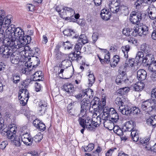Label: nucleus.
<instances>
[{
  "instance_id": "nucleus-1",
  "label": "nucleus",
  "mask_w": 156,
  "mask_h": 156,
  "mask_svg": "<svg viewBox=\"0 0 156 156\" xmlns=\"http://www.w3.org/2000/svg\"><path fill=\"white\" fill-rule=\"evenodd\" d=\"M10 15L6 16L5 11L0 10V39L4 38V42L11 47L19 44L24 34L20 27L15 28L11 23Z\"/></svg>"
},
{
  "instance_id": "nucleus-2",
  "label": "nucleus",
  "mask_w": 156,
  "mask_h": 156,
  "mask_svg": "<svg viewBox=\"0 0 156 156\" xmlns=\"http://www.w3.org/2000/svg\"><path fill=\"white\" fill-rule=\"evenodd\" d=\"M95 114L93 115V117L91 119L89 117H87L85 119H84L79 118L78 120L80 125L84 128L85 127L89 131H94L95 127H97L99 126L101 123V119L100 116L98 115L97 116L98 114L100 115L99 112L98 111H94Z\"/></svg>"
},
{
  "instance_id": "nucleus-3",
  "label": "nucleus",
  "mask_w": 156,
  "mask_h": 156,
  "mask_svg": "<svg viewBox=\"0 0 156 156\" xmlns=\"http://www.w3.org/2000/svg\"><path fill=\"white\" fill-rule=\"evenodd\" d=\"M117 97L115 100V103L118 105L119 110L123 114L128 115L131 114L130 108L126 105L128 103L127 98L123 97Z\"/></svg>"
},
{
  "instance_id": "nucleus-4",
  "label": "nucleus",
  "mask_w": 156,
  "mask_h": 156,
  "mask_svg": "<svg viewBox=\"0 0 156 156\" xmlns=\"http://www.w3.org/2000/svg\"><path fill=\"white\" fill-rule=\"evenodd\" d=\"M132 123H133L132 121L127 122L123 129L125 131H131V135L132 140L134 141H137L139 138V133L136 129L132 128Z\"/></svg>"
},
{
  "instance_id": "nucleus-5",
  "label": "nucleus",
  "mask_w": 156,
  "mask_h": 156,
  "mask_svg": "<svg viewBox=\"0 0 156 156\" xmlns=\"http://www.w3.org/2000/svg\"><path fill=\"white\" fill-rule=\"evenodd\" d=\"M40 52L39 48L37 47H35L31 49L30 51V53L28 55L31 56L32 57V59L34 60L35 61L34 62H31V64L29 66L30 67L32 66L33 67H36L39 64L40 60L37 57Z\"/></svg>"
},
{
  "instance_id": "nucleus-6",
  "label": "nucleus",
  "mask_w": 156,
  "mask_h": 156,
  "mask_svg": "<svg viewBox=\"0 0 156 156\" xmlns=\"http://www.w3.org/2000/svg\"><path fill=\"white\" fill-rule=\"evenodd\" d=\"M80 113L79 114V116L82 117L87 116L86 112L87 110L89 108L90 110L91 106L90 105V101L86 99H83L80 102Z\"/></svg>"
},
{
  "instance_id": "nucleus-7",
  "label": "nucleus",
  "mask_w": 156,
  "mask_h": 156,
  "mask_svg": "<svg viewBox=\"0 0 156 156\" xmlns=\"http://www.w3.org/2000/svg\"><path fill=\"white\" fill-rule=\"evenodd\" d=\"M3 40V43L4 45L2 46L0 48V53L2 54V56L4 58H7L12 53V51H16V50H14L12 49V47H10V45H7L4 43V38H1L0 39Z\"/></svg>"
},
{
  "instance_id": "nucleus-8",
  "label": "nucleus",
  "mask_w": 156,
  "mask_h": 156,
  "mask_svg": "<svg viewBox=\"0 0 156 156\" xmlns=\"http://www.w3.org/2000/svg\"><path fill=\"white\" fill-rule=\"evenodd\" d=\"M29 98V93L26 89H21L19 93L20 102L23 106L26 105Z\"/></svg>"
},
{
  "instance_id": "nucleus-9",
  "label": "nucleus",
  "mask_w": 156,
  "mask_h": 156,
  "mask_svg": "<svg viewBox=\"0 0 156 156\" xmlns=\"http://www.w3.org/2000/svg\"><path fill=\"white\" fill-rule=\"evenodd\" d=\"M135 27L134 37L137 35L140 36H145L149 33L148 28L145 25H143L140 27L135 26Z\"/></svg>"
},
{
  "instance_id": "nucleus-10",
  "label": "nucleus",
  "mask_w": 156,
  "mask_h": 156,
  "mask_svg": "<svg viewBox=\"0 0 156 156\" xmlns=\"http://www.w3.org/2000/svg\"><path fill=\"white\" fill-rule=\"evenodd\" d=\"M143 16L140 12H132L130 15V21L132 24H137L142 20Z\"/></svg>"
},
{
  "instance_id": "nucleus-11",
  "label": "nucleus",
  "mask_w": 156,
  "mask_h": 156,
  "mask_svg": "<svg viewBox=\"0 0 156 156\" xmlns=\"http://www.w3.org/2000/svg\"><path fill=\"white\" fill-rule=\"evenodd\" d=\"M55 9L58 12H61L62 10L63 11V12L59 13L60 17L62 18L64 17L63 16H65L66 15L67 13L66 11L68 13L69 12L72 13V14H73L75 13V11L72 8L66 7L62 8L61 6H56Z\"/></svg>"
},
{
  "instance_id": "nucleus-12",
  "label": "nucleus",
  "mask_w": 156,
  "mask_h": 156,
  "mask_svg": "<svg viewBox=\"0 0 156 156\" xmlns=\"http://www.w3.org/2000/svg\"><path fill=\"white\" fill-rule=\"evenodd\" d=\"M19 44V43L16 45L15 44L14 46H11L12 47L14 50H16L19 49V51L23 52H24L25 54L28 53L29 55L30 53V51L31 50V48H30L28 45H26V44H22V45H20ZM25 56H27V55H25Z\"/></svg>"
},
{
  "instance_id": "nucleus-13",
  "label": "nucleus",
  "mask_w": 156,
  "mask_h": 156,
  "mask_svg": "<svg viewBox=\"0 0 156 156\" xmlns=\"http://www.w3.org/2000/svg\"><path fill=\"white\" fill-rule=\"evenodd\" d=\"M115 82L118 84L122 83H130L127 77V75L125 72L122 71L120 74L117 76L115 80Z\"/></svg>"
},
{
  "instance_id": "nucleus-14",
  "label": "nucleus",
  "mask_w": 156,
  "mask_h": 156,
  "mask_svg": "<svg viewBox=\"0 0 156 156\" xmlns=\"http://www.w3.org/2000/svg\"><path fill=\"white\" fill-rule=\"evenodd\" d=\"M120 4L118 0H112L109 4L110 11L114 13H117L120 10Z\"/></svg>"
},
{
  "instance_id": "nucleus-15",
  "label": "nucleus",
  "mask_w": 156,
  "mask_h": 156,
  "mask_svg": "<svg viewBox=\"0 0 156 156\" xmlns=\"http://www.w3.org/2000/svg\"><path fill=\"white\" fill-rule=\"evenodd\" d=\"M99 98L97 97H95L90 102V105L91 106V108H93L94 111H96V112H97V107H98V112H99V114L102 111V108L101 105H99Z\"/></svg>"
},
{
  "instance_id": "nucleus-16",
  "label": "nucleus",
  "mask_w": 156,
  "mask_h": 156,
  "mask_svg": "<svg viewBox=\"0 0 156 156\" xmlns=\"http://www.w3.org/2000/svg\"><path fill=\"white\" fill-rule=\"evenodd\" d=\"M80 55V51H74L73 53L69 54L68 56L69 59L70 61L76 60L78 62L82 58Z\"/></svg>"
},
{
  "instance_id": "nucleus-17",
  "label": "nucleus",
  "mask_w": 156,
  "mask_h": 156,
  "mask_svg": "<svg viewBox=\"0 0 156 156\" xmlns=\"http://www.w3.org/2000/svg\"><path fill=\"white\" fill-rule=\"evenodd\" d=\"M21 134L22 141L27 145H31L32 143V139L31 137L29 136L28 133H23Z\"/></svg>"
},
{
  "instance_id": "nucleus-18",
  "label": "nucleus",
  "mask_w": 156,
  "mask_h": 156,
  "mask_svg": "<svg viewBox=\"0 0 156 156\" xmlns=\"http://www.w3.org/2000/svg\"><path fill=\"white\" fill-rule=\"evenodd\" d=\"M145 84L142 82H139L132 85L131 88L136 91H141L145 86Z\"/></svg>"
},
{
  "instance_id": "nucleus-19",
  "label": "nucleus",
  "mask_w": 156,
  "mask_h": 156,
  "mask_svg": "<svg viewBox=\"0 0 156 156\" xmlns=\"http://www.w3.org/2000/svg\"><path fill=\"white\" fill-rule=\"evenodd\" d=\"M137 64V62H135V59L134 58L127 59L126 60L125 63L124 65V67L125 68H130L135 67L136 66Z\"/></svg>"
},
{
  "instance_id": "nucleus-20",
  "label": "nucleus",
  "mask_w": 156,
  "mask_h": 156,
  "mask_svg": "<svg viewBox=\"0 0 156 156\" xmlns=\"http://www.w3.org/2000/svg\"><path fill=\"white\" fill-rule=\"evenodd\" d=\"M154 59L153 55L151 54H148L146 55L142 61L145 66H148L153 62Z\"/></svg>"
},
{
  "instance_id": "nucleus-21",
  "label": "nucleus",
  "mask_w": 156,
  "mask_h": 156,
  "mask_svg": "<svg viewBox=\"0 0 156 156\" xmlns=\"http://www.w3.org/2000/svg\"><path fill=\"white\" fill-rule=\"evenodd\" d=\"M110 112H109L110 120L116 122L119 119V116L117 113L114 108L111 109Z\"/></svg>"
},
{
  "instance_id": "nucleus-22",
  "label": "nucleus",
  "mask_w": 156,
  "mask_h": 156,
  "mask_svg": "<svg viewBox=\"0 0 156 156\" xmlns=\"http://www.w3.org/2000/svg\"><path fill=\"white\" fill-rule=\"evenodd\" d=\"M20 60V57L17 56V55L15 52H13L11 54L10 61L12 64H17L19 62Z\"/></svg>"
},
{
  "instance_id": "nucleus-23",
  "label": "nucleus",
  "mask_w": 156,
  "mask_h": 156,
  "mask_svg": "<svg viewBox=\"0 0 156 156\" xmlns=\"http://www.w3.org/2000/svg\"><path fill=\"white\" fill-rule=\"evenodd\" d=\"M111 13L106 9H104L101 10V18L105 20H108L110 18Z\"/></svg>"
},
{
  "instance_id": "nucleus-24",
  "label": "nucleus",
  "mask_w": 156,
  "mask_h": 156,
  "mask_svg": "<svg viewBox=\"0 0 156 156\" xmlns=\"http://www.w3.org/2000/svg\"><path fill=\"white\" fill-rule=\"evenodd\" d=\"M135 26L134 27L133 30L129 28H124L122 30V34L127 36H134V33L135 31Z\"/></svg>"
},
{
  "instance_id": "nucleus-25",
  "label": "nucleus",
  "mask_w": 156,
  "mask_h": 156,
  "mask_svg": "<svg viewBox=\"0 0 156 156\" xmlns=\"http://www.w3.org/2000/svg\"><path fill=\"white\" fill-rule=\"evenodd\" d=\"M147 72L144 69H140L137 72V77L139 80H144L147 76Z\"/></svg>"
},
{
  "instance_id": "nucleus-26",
  "label": "nucleus",
  "mask_w": 156,
  "mask_h": 156,
  "mask_svg": "<svg viewBox=\"0 0 156 156\" xmlns=\"http://www.w3.org/2000/svg\"><path fill=\"white\" fill-rule=\"evenodd\" d=\"M39 105V114L43 115L45 113L46 109V107L47 106V103L45 101H41L40 102Z\"/></svg>"
},
{
  "instance_id": "nucleus-27",
  "label": "nucleus",
  "mask_w": 156,
  "mask_h": 156,
  "mask_svg": "<svg viewBox=\"0 0 156 156\" xmlns=\"http://www.w3.org/2000/svg\"><path fill=\"white\" fill-rule=\"evenodd\" d=\"M150 104L149 103V99L142 102L141 107L143 110L147 113L150 112L151 107L150 106Z\"/></svg>"
},
{
  "instance_id": "nucleus-28",
  "label": "nucleus",
  "mask_w": 156,
  "mask_h": 156,
  "mask_svg": "<svg viewBox=\"0 0 156 156\" xmlns=\"http://www.w3.org/2000/svg\"><path fill=\"white\" fill-rule=\"evenodd\" d=\"M63 89L69 94H72L74 90V87L73 85L69 83H67L64 84L63 86Z\"/></svg>"
},
{
  "instance_id": "nucleus-29",
  "label": "nucleus",
  "mask_w": 156,
  "mask_h": 156,
  "mask_svg": "<svg viewBox=\"0 0 156 156\" xmlns=\"http://www.w3.org/2000/svg\"><path fill=\"white\" fill-rule=\"evenodd\" d=\"M104 125L105 127L111 130L113 129L114 124L113 122L111 120H108L104 122Z\"/></svg>"
},
{
  "instance_id": "nucleus-30",
  "label": "nucleus",
  "mask_w": 156,
  "mask_h": 156,
  "mask_svg": "<svg viewBox=\"0 0 156 156\" xmlns=\"http://www.w3.org/2000/svg\"><path fill=\"white\" fill-rule=\"evenodd\" d=\"M2 132L4 135H6L8 138L9 139H12L15 136V134L14 133H11L8 131L7 128H5L2 130Z\"/></svg>"
},
{
  "instance_id": "nucleus-31",
  "label": "nucleus",
  "mask_w": 156,
  "mask_h": 156,
  "mask_svg": "<svg viewBox=\"0 0 156 156\" xmlns=\"http://www.w3.org/2000/svg\"><path fill=\"white\" fill-rule=\"evenodd\" d=\"M120 61V58L119 56L117 55L114 56L113 58L112 61H111L110 62V65L112 67H114L118 64Z\"/></svg>"
},
{
  "instance_id": "nucleus-32",
  "label": "nucleus",
  "mask_w": 156,
  "mask_h": 156,
  "mask_svg": "<svg viewBox=\"0 0 156 156\" xmlns=\"http://www.w3.org/2000/svg\"><path fill=\"white\" fill-rule=\"evenodd\" d=\"M149 17L152 20L156 19V11H154L149 6L147 10Z\"/></svg>"
},
{
  "instance_id": "nucleus-33",
  "label": "nucleus",
  "mask_w": 156,
  "mask_h": 156,
  "mask_svg": "<svg viewBox=\"0 0 156 156\" xmlns=\"http://www.w3.org/2000/svg\"><path fill=\"white\" fill-rule=\"evenodd\" d=\"M78 41L83 45L87 43L88 42V40L85 35L81 34L78 38Z\"/></svg>"
},
{
  "instance_id": "nucleus-34",
  "label": "nucleus",
  "mask_w": 156,
  "mask_h": 156,
  "mask_svg": "<svg viewBox=\"0 0 156 156\" xmlns=\"http://www.w3.org/2000/svg\"><path fill=\"white\" fill-rule=\"evenodd\" d=\"M140 50L145 53H148L151 50V48L149 46L146 44H142L140 46Z\"/></svg>"
},
{
  "instance_id": "nucleus-35",
  "label": "nucleus",
  "mask_w": 156,
  "mask_h": 156,
  "mask_svg": "<svg viewBox=\"0 0 156 156\" xmlns=\"http://www.w3.org/2000/svg\"><path fill=\"white\" fill-rule=\"evenodd\" d=\"M130 49L129 45L123 46L121 48L122 51L124 54V56L125 58H127L128 57V52Z\"/></svg>"
},
{
  "instance_id": "nucleus-36",
  "label": "nucleus",
  "mask_w": 156,
  "mask_h": 156,
  "mask_svg": "<svg viewBox=\"0 0 156 156\" xmlns=\"http://www.w3.org/2000/svg\"><path fill=\"white\" fill-rule=\"evenodd\" d=\"M147 122L148 124L151 125L153 126H156V115L154 117L152 116L148 119L147 120Z\"/></svg>"
},
{
  "instance_id": "nucleus-37",
  "label": "nucleus",
  "mask_w": 156,
  "mask_h": 156,
  "mask_svg": "<svg viewBox=\"0 0 156 156\" xmlns=\"http://www.w3.org/2000/svg\"><path fill=\"white\" fill-rule=\"evenodd\" d=\"M31 38L30 36L28 35L26 36H23L22 40H20V42H19L20 45L26 44L27 43H29V41H30Z\"/></svg>"
},
{
  "instance_id": "nucleus-38",
  "label": "nucleus",
  "mask_w": 156,
  "mask_h": 156,
  "mask_svg": "<svg viewBox=\"0 0 156 156\" xmlns=\"http://www.w3.org/2000/svg\"><path fill=\"white\" fill-rule=\"evenodd\" d=\"M88 86L89 87H91L93 84L94 83L95 80V77L93 73H90L88 75Z\"/></svg>"
},
{
  "instance_id": "nucleus-39",
  "label": "nucleus",
  "mask_w": 156,
  "mask_h": 156,
  "mask_svg": "<svg viewBox=\"0 0 156 156\" xmlns=\"http://www.w3.org/2000/svg\"><path fill=\"white\" fill-rule=\"evenodd\" d=\"M105 100L104 99L102 101V105L103 106V113L104 114L107 115V114H109V112H110L111 109L112 108H109L108 107H105Z\"/></svg>"
},
{
  "instance_id": "nucleus-40",
  "label": "nucleus",
  "mask_w": 156,
  "mask_h": 156,
  "mask_svg": "<svg viewBox=\"0 0 156 156\" xmlns=\"http://www.w3.org/2000/svg\"><path fill=\"white\" fill-rule=\"evenodd\" d=\"M83 94H84V96L85 95L88 96L89 98L92 97L94 95L93 91L91 89L88 88L85 90V91H83Z\"/></svg>"
},
{
  "instance_id": "nucleus-41",
  "label": "nucleus",
  "mask_w": 156,
  "mask_h": 156,
  "mask_svg": "<svg viewBox=\"0 0 156 156\" xmlns=\"http://www.w3.org/2000/svg\"><path fill=\"white\" fill-rule=\"evenodd\" d=\"M63 33L65 35L67 36H73V37H75V36H74L75 33L73 30L69 29H66L63 31Z\"/></svg>"
},
{
  "instance_id": "nucleus-42",
  "label": "nucleus",
  "mask_w": 156,
  "mask_h": 156,
  "mask_svg": "<svg viewBox=\"0 0 156 156\" xmlns=\"http://www.w3.org/2000/svg\"><path fill=\"white\" fill-rule=\"evenodd\" d=\"M43 137V135L41 133H39L32 138V142L34 141L35 142H38L42 139Z\"/></svg>"
},
{
  "instance_id": "nucleus-43",
  "label": "nucleus",
  "mask_w": 156,
  "mask_h": 156,
  "mask_svg": "<svg viewBox=\"0 0 156 156\" xmlns=\"http://www.w3.org/2000/svg\"><path fill=\"white\" fill-rule=\"evenodd\" d=\"M144 3L143 0H137L134 4V7L136 9H140L142 7Z\"/></svg>"
},
{
  "instance_id": "nucleus-44",
  "label": "nucleus",
  "mask_w": 156,
  "mask_h": 156,
  "mask_svg": "<svg viewBox=\"0 0 156 156\" xmlns=\"http://www.w3.org/2000/svg\"><path fill=\"white\" fill-rule=\"evenodd\" d=\"M148 70L150 71L154 72L156 71V61L153 62L149 65Z\"/></svg>"
},
{
  "instance_id": "nucleus-45",
  "label": "nucleus",
  "mask_w": 156,
  "mask_h": 156,
  "mask_svg": "<svg viewBox=\"0 0 156 156\" xmlns=\"http://www.w3.org/2000/svg\"><path fill=\"white\" fill-rule=\"evenodd\" d=\"M149 101L150 104V106L151 108V109H150L151 112L153 110L156 109V103L153 99H149Z\"/></svg>"
},
{
  "instance_id": "nucleus-46",
  "label": "nucleus",
  "mask_w": 156,
  "mask_h": 156,
  "mask_svg": "<svg viewBox=\"0 0 156 156\" xmlns=\"http://www.w3.org/2000/svg\"><path fill=\"white\" fill-rule=\"evenodd\" d=\"M12 143L16 147H19L21 144L20 139L18 136L14 137Z\"/></svg>"
},
{
  "instance_id": "nucleus-47",
  "label": "nucleus",
  "mask_w": 156,
  "mask_h": 156,
  "mask_svg": "<svg viewBox=\"0 0 156 156\" xmlns=\"http://www.w3.org/2000/svg\"><path fill=\"white\" fill-rule=\"evenodd\" d=\"M62 45L64 47L65 49H69L72 48L73 45L69 42V41H67L66 42H63Z\"/></svg>"
},
{
  "instance_id": "nucleus-48",
  "label": "nucleus",
  "mask_w": 156,
  "mask_h": 156,
  "mask_svg": "<svg viewBox=\"0 0 156 156\" xmlns=\"http://www.w3.org/2000/svg\"><path fill=\"white\" fill-rule=\"evenodd\" d=\"M6 128H7L8 129V131L11 132V133H14L15 134L16 131V127L15 125H10L8 126V127H6Z\"/></svg>"
},
{
  "instance_id": "nucleus-49",
  "label": "nucleus",
  "mask_w": 156,
  "mask_h": 156,
  "mask_svg": "<svg viewBox=\"0 0 156 156\" xmlns=\"http://www.w3.org/2000/svg\"><path fill=\"white\" fill-rule=\"evenodd\" d=\"M131 113H132L133 115H137L140 112L139 109L136 107H133L130 108Z\"/></svg>"
},
{
  "instance_id": "nucleus-50",
  "label": "nucleus",
  "mask_w": 156,
  "mask_h": 156,
  "mask_svg": "<svg viewBox=\"0 0 156 156\" xmlns=\"http://www.w3.org/2000/svg\"><path fill=\"white\" fill-rule=\"evenodd\" d=\"M144 55L142 51H139L138 52L136 56V58L137 59H138L139 61L140 62L143 61L144 59Z\"/></svg>"
},
{
  "instance_id": "nucleus-51",
  "label": "nucleus",
  "mask_w": 156,
  "mask_h": 156,
  "mask_svg": "<svg viewBox=\"0 0 156 156\" xmlns=\"http://www.w3.org/2000/svg\"><path fill=\"white\" fill-rule=\"evenodd\" d=\"M41 71H37L35 73L34 75V80L35 81H40V79H37V78H40L41 76Z\"/></svg>"
},
{
  "instance_id": "nucleus-52",
  "label": "nucleus",
  "mask_w": 156,
  "mask_h": 156,
  "mask_svg": "<svg viewBox=\"0 0 156 156\" xmlns=\"http://www.w3.org/2000/svg\"><path fill=\"white\" fill-rule=\"evenodd\" d=\"M94 147V145L93 144H89L87 146L84 148L85 152H89L91 151Z\"/></svg>"
},
{
  "instance_id": "nucleus-53",
  "label": "nucleus",
  "mask_w": 156,
  "mask_h": 156,
  "mask_svg": "<svg viewBox=\"0 0 156 156\" xmlns=\"http://www.w3.org/2000/svg\"><path fill=\"white\" fill-rule=\"evenodd\" d=\"M20 76L16 75H13L11 78V80L15 83H16L19 82L20 81Z\"/></svg>"
},
{
  "instance_id": "nucleus-54",
  "label": "nucleus",
  "mask_w": 156,
  "mask_h": 156,
  "mask_svg": "<svg viewBox=\"0 0 156 156\" xmlns=\"http://www.w3.org/2000/svg\"><path fill=\"white\" fill-rule=\"evenodd\" d=\"M129 89L128 87H123L119 89V93L122 94H124V93H127L129 91Z\"/></svg>"
},
{
  "instance_id": "nucleus-55",
  "label": "nucleus",
  "mask_w": 156,
  "mask_h": 156,
  "mask_svg": "<svg viewBox=\"0 0 156 156\" xmlns=\"http://www.w3.org/2000/svg\"><path fill=\"white\" fill-rule=\"evenodd\" d=\"M119 11L121 12L122 13L128 12V8L127 6L124 5L120 6V10Z\"/></svg>"
},
{
  "instance_id": "nucleus-56",
  "label": "nucleus",
  "mask_w": 156,
  "mask_h": 156,
  "mask_svg": "<svg viewBox=\"0 0 156 156\" xmlns=\"http://www.w3.org/2000/svg\"><path fill=\"white\" fill-rule=\"evenodd\" d=\"M31 82L30 79H27L23 81L21 83L22 85L24 87H26L29 85Z\"/></svg>"
},
{
  "instance_id": "nucleus-57",
  "label": "nucleus",
  "mask_w": 156,
  "mask_h": 156,
  "mask_svg": "<svg viewBox=\"0 0 156 156\" xmlns=\"http://www.w3.org/2000/svg\"><path fill=\"white\" fill-rule=\"evenodd\" d=\"M82 45L83 44H82L78 42V43L75 46V51H80Z\"/></svg>"
},
{
  "instance_id": "nucleus-58",
  "label": "nucleus",
  "mask_w": 156,
  "mask_h": 156,
  "mask_svg": "<svg viewBox=\"0 0 156 156\" xmlns=\"http://www.w3.org/2000/svg\"><path fill=\"white\" fill-rule=\"evenodd\" d=\"M37 128L41 131H43L45 129L46 126L43 123L41 122Z\"/></svg>"
},
{
  "instance_id": "nucleus-59",
  "label": "nucleus",
  "mask_w": 156,
  "mask_h": 156,
  "mask_svg": "<svg viewBox=\"0 0 156 156\" xmlns=\"http://www.w3.org/2000/svg\"><path fill=\"white\" fill-rule=\"evenodd\" d=\"M101 117L102 119L103 120H105V121L108 120H110L109 114L106 115V114H105L103 113L102 115L101 116Z\"/></svg>"
},
{
  "instance_id": "nucleus-60",
  "label": "nucleus",
  "mask_w": 156,
  "mask_h": 156,
  "mask_svg": "<svg viewBox=\"0 0 156 156\" xmlns=\"http://www.w3.org/2000/svg\"><path fill=\"white\" fill-rule=\"evenodd\" d=\"M98 34L97 32H94L92 34V38L93 41L95 42L98 40Z\"/></svg>"
},
{
  "instance_id": "nucleus-61",
  "label": "nucleus",
  "mask_w": 156,
  "mask_h": 156,
  "mask_svg": "<svg viewBox=\"0 0 156 156\" xmlns=\"http://www.w3.org/2000/svg\"><path fill=\"white\" fill-rule=\"evenodd\" d=\"M8 144L7 141H4L2 142L0 144V148L2 149H4L5 148Z\"/></svg>"
},
{
  "instance_id": "nucleus-62",
  "label": "nucleus",
  "mask_w": 156,
  "mask_h": 156,
  "mask_svg": "<svg viewBox=\"0 0 156 156\" xmlns=\"http://www.w3.org/2000/svg\"><path fill=\"white\" fill-rule=\"evenodd\" d=\"M41 122V121L37 119H36L34 121L33 123L34 126L37 128Z\"/></svg>"
},
{
  "instance_id": "nucleus-63",
  "label": "nucleus",
  "mask_w": 156,
  "mask_h": 156,
  "mask_svg": "<svg viewBox=\"0 0 156 156\" xmlns=\"http://www.w3.org/2000/svg\"><path fill=\"white\" fill-rule=\"evenodd\" d=\"M151 96L154 98L156 97V88L153 89L151 92Z\"/></svg>"
},
{
  "instance_id": "nucleus-64",
  "label": "nucleus",
  "mask_w": 156,
  "mask_h": 156,
  "mask_svg": "<svg viewBox=\"0 0 156 156\" xmlns=\"http://www.w3.org/2000/svg\"><path fill=\"white\" fill-rule=\"evenodd\" d=\"M36 91L37 92L39 91L41 89L40 84L37 83H36L35 85Z\"/></svg>"
}]
</instances>
